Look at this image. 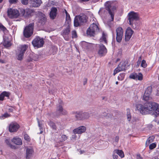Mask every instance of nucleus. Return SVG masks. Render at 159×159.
<instances>
[{"mask_svg":"<svg viewBox=\"0 0 159 159\" xmlns=\"http://www.w3.org/2000/svg\"><path fill=\"white\" fill-rule=\"evenodd\" d=\"M150 95H148V94L146 93L145 94V93H144L143 97V99L146 101H148L149 100L150 98Z\"/></svg>","mask_w":159,"mask_h":159,"instance_id":"obj_39","label":"nucleus"},{"mask_svg":"<svg viewBox=\"0 0 159 159\" xmlns=\"http://www.w3.org/2000/svg\"><path fill=\"white\" fill-rule=\"evenodd\" d=\"M3 45L6 48H7L11 46V43L9 41L4 40L3 42Z\"/></svg>","mask_w":159,"mask_h":159,"instance_id":"obj_30","label":"nucleus"},{"mask_svg":"<svg viewBox=\"0 0 159 159\" xmlns=\"http://www.w3.org/2000/svg\"><path fill=\"white\" fill-rule=\"evenodd\" d=\"M98 53L99 56L102 57L106 55L107 52V49L105 46L102 44L98 45Z\"/></svg>","mask_w":159,"mask_h":159,"instance_id":"obj_10","label":"nucleus"},{"mask_svg":"<svg viewBox=\"0 0 159 159\" xmlns=\"http://www.w3.org/2000/svg\"><path fill=\"white\" fill-rule=\"evenodd\" d=\"M42 3L41 0H30V6L32 7H38Z\"/></svg>","mask_w":159,"mask_h":159,"instance_id":"obj_18","label":"nucleus"},{"mask_svg":"<svg viewBox=\"0 0 159 159\" xmlns=\"http://www.w3.org/2000/svg\"><path fill=\"white\" fill-rule=\"evenodd\" d=\"M131 116L130 114V113L128 112L127 114V118L128 121H130L131 119Z\"/></svg>","mask_w":159,"mask_h":159,"instance_id":"obj_53","label":"nucleus"},{"mask_svg":"<svg viewBox=\"0 0 159 159\" xmlns=\"http://www.w3.org/2000/svg\"><path fill=\"white\" fill-rule=\"evenodd\" d=\"M129 78L134 80H142L143 79V75L141 73H139L138 75L136 73L131 74L129 76Z\"/></svg>","mask_w":159,"mask_h":159,"instance_id":"obj_17","label":"nucleus"},{"mask_svg":"<svg viewBox=\"0 0 159 159\" xmlns=\"http://www.w3.org/2000/svg\"><path fill=\"white\" fill-rule=\"evenodd\" d=\"M20 127L18 124L16 122H12L9 125V131L11 132H14L16 131Z\"/></svg>","mask_w":159,"mask_h":159,"instance_id":"obj_13","label":"nucleus"},{"mask_svg":"<svg viewBox=\"0 0 159 159\" xmlns=\"http://www.w3.org/2000/svg\"><path fill=\"white\" fill-rule=\"evenodd\" d=\"M24 54V53L20 52L18 55L17 59L19 60H21L23 58Z\"/></svg>","mask_w":159,"mask_h":159,"instance_id":"obj_40","label":"nucleus"},{"mask_svg":"<svg viewBox=\"0 0 159 159\" xmlns=\"http://www.w3.org/2000/svg\"><path fill=\"white\" fill-rule=\"evenodd\" d=\"M57 9L56 7H52L51 8L49 14L51 19L53 20L56 18L57 14Z\"/></svg>","mask_w":159,"mask_h":159,"instance_id":"obj_16","label":"nucleus"},{"mask_svg":"<svg viewBox=\"0 0 159 159\" xmlns=\"http://www.w3.org/2000/svg\"><path fill=\"white\" fill-rule=\"evenodd\" d=\"M137 159H143L142 157H141L139 155H137Z\"/></svg>","mask_w":159,"mask_h":159,"instance_id":"obj_61","label":"nucleus"},{"mask_svg":"<svg viewBox=\"0 0 159 159\" xmlns=\"http://www.w3.org/2000/svg\"><path fill=\"white\" fill-rule=\"evenodd\" d=\"M34 27V24L32 23L29 24L25 28L23 31V35L25 37L28 38L32 35Z\"/></svg>","mask_w":159,"mask_h":159,"instance_id":"obj_3","label":"nucleus"},{"mask_svg":"<svg viewBox=\"0 0 159 159\" xmlns=\"http://www.w3.org/2000/svg\"><path fill=\"white\" fill-rule=\"evenodd\" d=\"M0 30L4 32L7 30L6 28L0 22Z\"/></svg>","mask_w":159,"mask_h":159,"instance_id":"obj_44","label":"nucleus"},{"mask_svg":"<svg viewBox=\"0 0 159 159\" xmlns=\"http://www.w3.org/2000/svg\"><path fill=\"white\" fill-rule=\"evenodd\" d=\"M10 116V115L7 113H5L4 115H2V116L0 117L1 119H3V117L7 118Z\"/></svg>","mask_w":159,"mask_h":159,"instance_id":"obj_49","label":"nucleus"},{"mask_svg":"<svg viewBox=\"0 0 159 159\" xmlns=\"http://www.w3.org/2000/svg\"><path fill=\"white\" fill-rule=\"evenodd\" d=\"M7 13L8 16L11 19L17 18L20 15L18 10L11 8H10L8 9Z\"/></svg>","mask_w":159,"mask_h":159,"instance_id":"obj_6","label":"nucleus"},{"mask_svg":"<svg viewBox=\"0 0 159 159\" xmlns=\"http://www.w3.org/2000/svg\"><path fill=\"white\" fill-rule=\"evenodd\" d=\"M48 124L52 129L55 130L57 129V126L54 122L50 121L48 122Z\"/></svg>","mask_w":159,"mask_h":159,"instance_id":"obj_35","label":"nucleus"},{"mask_svg":"<svg viewBox=\"0 0 159 159\" xmlns=\"http://www.w3.org/2000/svg\"><path fill=\"white\" fill-rule=\"evenodd\" d=\"M133 33V31L130 27L127 28L126 31L125 35V40L126 41H128L129 40Z\"/></svg>","mask_w":159,"mask_h":159,"instance_id":"obj_15","label":"nucleus"},{"mask_svg":"<svg viewBox=\"0 0 159 159\" xmlns=\"http://www.w3.org/2000/svg\"><path fill=\"white\" fill-rule=\"evenodd\" d=\"M57 112L58 114L57 116L66 115L67 113L66 110H57Z\"/></svg>","mask_w":159,"mask_h":159,"instance_id":"obj_29","label":"nucleus"},{"mask_svg":"<svg viewBox=\"0 0 159 159\" xmlns=\"http://www.w3.org/2000/svg\"><path fill=\"white\" fill-rule=\"evenodd\" d=\"M100 41L101 42L104 41L105 43L106 44H107V41L106 39V36L104 33H102V36L100 39Z\"/></svg>","mask_w":159,"mask_h":159,"instance_id":"obj_34","label":"nucleus"},{"mask_svg":"<svg viewBox=\"0 0 159 159\" xmlns=\"http://www.w3.org/2000/svg\"><path fill=\"white\" fill-rule=\"evenodd\" d=\"M142 60V56H140L138 58V61L141 62Z\"/></svg>","mask_w":159,"mask_h":159,"instance_id":"obj_62","label":"nucleus"},{"mask_svg":"<svg viewBox=\"0 0 159 159\" xmlns=\"http://www.w3.org/2000/svg\"><path fill=\"white\" fill-rule=\"evenodd\" d=\"M76 136L75 134L74 133V134L72 135L71 137V140H75L76 138Z\"/></svg>","mask_w":159,"mask_h":159,"instance_id":"obj_54","label":"nucleus"},{"mask_svg":"<svg viewBox=\"0 0 159 159\" xmlns=\"http://www.w3.org/2000/svg\"><path fill=\"white\" fill-rule=\"evenodd\" d=\"M140 63H141V62L140 61H137V66H139L140 64Z\"/></svg>","mask_w":159,"mask_h":159,"instance_id":"obj_63","label":"nucleus"},{"mask_svg":"<svg viewBox=\"0 0 159 159\" xmlns=\"http://www.w3.org/2000/svg\"><path fill=\"white\" fill-rule=\"evenodd\" d=\"M99 30V28L96 24L93 23L91 24L87 30L86 33L88 35L91 36H94L96 33Z\"/></svg>","mask_w":159,"mask_h":159,"instance_id":"obj_4","label":"nucleus"},{"mask_svg":"<svg viewBox=\"0 0 159 159\" xmlns=\"http://www.w3.org/2000/svg\"><path fill=\"white\" fill-rule=\"evenodd\" d=\"M5 142L6 143V144L8 145L11 148H14V146L13 145H11L10 143V141L8 139H6L5 140Z\"/></svg>","mask_w":159,"mask_h":159,"instance_id":"obj_45","label":"nucleus"},{"mask_svg":"<svg viewBox=\"0 0 159 159\" xmlns=\"http://www.w3.org/2000/svg\"><path fill=\"white\" fill-rule=\"evenodd\" d=\"M142 115L150 114L154 116H159V110H137Z\"/></svg>","mask_w":159,"mask_h":159,"instance_id":"obj_7","label":"nucleus"},{"mask_svg":"<svg viewBox=\"0 0 159 159\" xmlns=\"http://www.w3.org/2000/svg\"><path fill=\"white\" fill-rule=\"evenodd\" d=\"M11 141L17 145H21L22 144L21 139L19 138H13Z\"/></svg>","mask_w":159,"mask_h":159,"instance_id":"obj_22","label":"nucleus"},{"mask_svg":"<svg viewBox=\"0 0 159 159\" xmlns=\"http://www.w3.org/2000/svg\"><path fill=\"white\" fill-rule=\"evenodd\" d=\"M18 1V0H9V2L10 4L16 3Z\"/></svg>","mask_w":159,"mask_h":159,"instance_id":"obj_52","label":"nucleus"},{"mask_svg":"<svg viewBox=\"0 0 159 159\" xmlns=\"http://www.w3.org/2000/svg\"><path fill=\"white\" fill-rule=\"evenodd\" d=\"M75 116L76 118L78 120H82V118H80V117L82 116V113L80 111H77L75 113Z\"/></svg>","mask_w":159,"mask_h":159,"instance_id":"obj_31","label":"nucleus"},{"mask_svg":"<svg viewBox=\"0 0 159 159\" xmlns=\"http://www.w3.org/2000/svg\"><path fill=\"white\" fill-rule=\"evenodd\" d=\"M44 42L42 38L40 37L36 36L32 41V44L34 47L40 48L43 46Z\"/></svg>","mask_w":159,"mask_h":159,"instance_id":"obj_5","label":"nucleus"},{"mask_svg":"<svg viewBox=\"0 0 159 159\" xmlns=\"http://www.w3.org/2000/svg\"><path fill=\"white\" fill-rule=\"evenodd\" d=\"M29 0H21V2L23 5H26L28 3Z\"/></svg>","mask_w":159,"mask_h":159,"instance_id":"obj_51","label":"nucleus"},{"mask_svg":"<svg viewBox=\"0 0 159 159\" xmlns=\"http://www.w3.org/2000/svg\"><path fill=\"white\" fill-rule=\"evenodd\" d=\"M125 75V73H120L118 77V79L119 80H124Z\"/></svg>","mask_w":159,"mask_h":159,"instance_id":"obj_37","label":"nucleus"},{"mask_svg":"<svg viewBox=\"0 0 159 159\" xmlns=\"http://www.w3.org/2000/svg\"><path fill=\"white\" fill-rule=\"evenodd\" d=\"M72 37L73 38H76L77 37V35L76 31L75 30H73L72 32Z\"/></svg>","mask_w":159,"mask_h":159,"instance_id":"obj_48","label":"nucleus"},{"mask_svg":"<svg viewBox=\"0 0 159 159\" xmlns=\"http://www.w3.org/2000/svg\"><path fill=\"white\" fill-rule=\"evenodd\" d=\"M59 104L57 106V107H58V109H63L62 106L63 105V103L62 101L61 100H59Z\"/></svg>","mask_w":159,"mask_h":159,"instance_id":"obj_41","label":"nucleus"},{"mask_svg":"<svg viewBox=\"0 0 159 159\" xmlns=\"http://www.w3.org/2000/svg\"><path fill=\"white\" fill-rule=\"evenodd\" d=\"M154 137L153 136H151L146 141V146H148L149 144L152 142L154 139Z\"/></svg>","mask_w":159,"mask_h":159,"instance_id":"obj_28","label":"nucleus"},{"mask_svg":"<svg viewBox=\"0 0 159 159\" xmlns=\"http://www.w3.org/2000/svg\"><path fill=\"white\" fill-rule=\"evenodd\" d=\"M81 24L80 21H79V19L77 16H75L74 20V26L75 27H77Z\"/></svg>","mask_w":159,"mask_h":159,"instance_id":"obj_27","label":"nucleus"},{"mask_svg":"<svg viewBox=\"0 0 159 159\" xmlns=\"http://www.w3.org/2000/svg\"><path fill=\"white\" fill-rule=\"evenodd\" d=\"M141 66L143 68H145L147 67V64L146 63V61L145 60H143L142 61Z\"/></svg>","mask_w":159,"mask_h":159,"instance_id":"obj_38","label":"nucleus"},{"mask_svg":"<svg viewBox=\"0 0 159 159\" xmlns=\"http://www.w3.org/2000/svg\"><path fill=\"white\" fill-rule=\"evenodd\" d=\"M87 79L86 78H85L84 79V81L83 82L84 85H85L86 84V83H87Z\"/></svg>","mask_w":159,"mask_h":159,"instance_id":"obj_58","label":"nucleus"},{"mask_svg":"<svg viewBox=\"0 0 159 159\" xmlns=\"http://www.w3.org/2000/svg\"><path fill=\"white\" fill-rule=\"evenodd\" d=\"M86 128L84 126H80L73 130V132L75 134H80L84 133L86 131Z\"/></svg>","mask_w":159,"mask_h":159,"instance_id":"obj_19","label":"nucleus"},{"mask_svg":"<svg viewBox=\"0 0 159 159\" xmlns=\"http://www.w3.org/2000/svg\"><path fill=\"white\" fill-rule=\"evenodd\" d=\"M156 146V144L155 143H153L151 144L149 146V148L150 149H152L155 148Z\"/></svg>","mask_w":159,"mask_h":159,"instance_id":"obj_50","label":"nucleus"},{"mask_svg":"<svg viewBox=\"0 0 159 159\" xmlns=\"http://www.w3.org/2000/svg\"><path fill=\"white\" fill-rule=\"evenodd\" d=\"M67 139V137L65 135H62L60 138V141L62 142L65 141Z\"/></svg>","mask_w":159,"mask_h":159,"instance_id":"obj_42","label":"nucleus"},{"mask_svg":"<svg viewBox=\"0 0 159 159\" xmlns=\"http://www.w3.org/2000/svg\"><path fill=\"white\" fill-rule=\"evenodd\" d=\"M119 137L117 136H116L114 139L115 142L116 143H117L119 141Z\"/></svg>","mask_w":159,"mask_h":159,"instance_id":"obj_57","label":"nucleus"},{"mask_svg":"<svg viewBox=\"0 0 159 159\" xmlns=\"http://www.w3.org/2000/svg\"><path fill=\"white\" fill-rule=\"evenodd\" d=\"M24 138L27 141H30V138L29 136L27 134H24Z\"/></svg>","mask_w":159,"mask_h":159,"instance_id":"obj_47","label":"nucleus"},{"mask_svg":"<svg viewBox=\"0 0 159 159\" xmlns=\"http://www.w3.org/2000/svg\"><path fill=\"white\" fill-rule=\"evenodd\" d=\"M91 47V44H88L86 45V48L87 49H89Z\"/></svg>","mask_w":159,"mask_h":159,"instance_id":"obj_60","label":"nucleus"},{"mask_svg":"<svg viewBox=\"0 0 159 159\" xmlns=\"http://www.w3.org/2000/svg\"><path fill=\"white\" fill-rule=\"evenodd\" d=\"M20 12L23 16L26 18L31 16V13L33 12L32 10L28 8L25 9H21Z\"/></svg>","mask_w":159,"mask_h":159,"instance_id":"obj_14","label":"nucleus"},{"mask_svg":"<svg viewBox=\"0 0 159 159\" xmlns=\"http://www.w3.org/2000/svg\"><path fill=\"white\" fill-rule=\"evenodd\" d=\"M10 93L5 91H3L0 94V101H2L4 100L5 97H9Z\"/></svg>","mask_w":159,"mask_h":159,"instance_id":"obj_23","label":"nucleus"},{"mask_svg":"<svg viewBox=\"0 0 159 159\" xmlns=\"http://www.w3.org/2000/svg\"><path fill=\"white\" fill-rule=\"evenodd\" d=\"M125 65L124 62H121L118 65V67L114 70L113 75H115L118 72L125 70Z\"/></svg>","mask_w":159,"mask_h":159,"instance_id":"obj_12","label":"nucleus"},{"mask_svg":"<svg viewBox=\"0 0 159 159\" xmlns=\"http://www.w3.org/2000/svg\"><path fill=\"white\" fill-rule=\"evenodd\" d=\"M136 109H144L145 108V105L143 106L140 104H137L136 105Z\"/></svg>","mask_w":159,"mask_h":159,"instance_id":"obj_36","label":"nucleus"},{"mask_svg":"<svg viewBox=\"0 0 159 159\" xmlns=\"http://www.w3.org/2000/svg\"><path fill=\"white\" fill-rule=\"evenodd\" d=\"M128 23L134 29L138 28L137 21L139 18V14L134 11L129 12L128 15Z\"/></svg>","mask_w":159,"mask_h":159,"instance_id":"obj_1","label":"nucleus"},{"mask_svg":"<svg viewBox=\"0 0 159 159\" xmlns=\"http://www.w3.org/2000/svg\"><path fill=\"white\" fill-rule=\"evenodd\" d=\"M78 2H88L90 0H77Z\"/></svg>","mask_w":159,"mask_h":159,"instance_id":"obj_59","label":"nucleus"},{"mask_svg":"<svg viewBox=\"0 0 159 159\" xmlns=\"http://www.w3.org/2000/svg\"><path fill=\"white\" fill-rule=\"evenodd\" d=\"M113 153H116L121 158H123L124 157V152L121 150L115 149L113 151Z\"/></svg>","mask_w":159,"mask_h":159,"instance_id":"obj_26","label":"nucleus"},{"mask_svg":"<svg viewBox=\"0 0 159 159\" xmlns=\"http://www.w3.org/2000/svg\"><path fill=\"white\" fill-rule=\"evenodd\" d=\"M0 63H4L5 61L4 60L0 59Z\"/></svg>","mask_w":159,"mask_h":159,"instance_id":"obj_64","label":"nucleus"},{"mask_svg":"<svg viewBox=\"0 0 159 159\" xmlns=\"http://www.w3.org/2000/svg\"><path fill=\"white\" fill-rule=\"evenodd\" d=\"M70 32V30L69 28L67 27L66 28L63 30L62 33V35L65 39L67 41L68 40L69 38L68 35Z\"/></svg>","mask_w":159,"mask_h":159,"instance_id":"obj_21","label":"nucleus"},{"mask_svg":"<svg viewBox=\"0 0 159 159\" xmlns=\"http://www.w3.org/2000/svg\"><path fill=\"white\" fill-rule=\"evenodd\" d=\"M116 153H114L113 152V157L114 159H117L118 158V156L117 155H115Z\"/></svg>","mask_w":159,"mask_h":159,"instance_id":"obj_56","label":"nucleus"},{"mask_svg":"<svg viewBox=\"0 0 159 159\" xmlns=\"http://www.w3.org/2000/svg\"><path fill=\"white\" fill-rule=\"evenodd\" d=\"M152 91V86H148L146 89L145 92V94H147L148 95H151Z\"/></svg>","mask_w":159,"mask_h":159,"instance_id":"obj_32","label":"nucleus"},{"mask_svg":"<svg viewBox=\"0 0 159 159\" xmlns=\"http://www.w3.org/2000/svg\"><path fill=\"white\" fill-rule=\"evenodd\" d=\"M89 117V114L87 112L82 113V116L80 117V118H82V120L88 118Z\"/></svg>","mask_w":159,"mask_h":159,"instance_id":"obj_33","label":"nucleus"},{"mask_svg":"<svg viewBox=\"0 0 159 159\" xmlns=\"http://www.w3.org/2000/svg\"><path fill=\"white\" fill-rule=\"evenodd\" d=\"M77 16L79 19V21H80L81 24L87 21L88 18L84 14H82Z\"/></svg>","mask_w":159,"mask_h":159,"instance_id":"obj_20","label":"nucleus"},{"mask_svg":"<svg viewBox=\"0 0 159 159\" xmlns=\"http://www.w3.org/2000/svg\"><path fill=\"white\" fill-rule=\"evenodd\" d=\"M42 121H39V120H38V124L39 126V129L41 130V131L40 133V134H42L43 132V129H42Z\"/></svg>","mask_w":159,"mask_h":159,"instance_id":"obj_43","label":"nucleus"},{"mask_svg":"<svg viewBox=\"0 0 159 159\" xmlns=\"http://www.w3.org/2000/svg\"><path fill=\"white\" fill-rule=\"evenodd\" d=\"M105 8L111 15V21H113L114 12L117 8L116 2L110 1L107 2L105 3Z\"/></svg>","mask_w":159,"mask_h":159,"instance_id":"obj_2","label":"nucleus"},{"mask_svg":"<svg viewBox=\"0 0 159 159\" xmlns=\"http://www.w3.org/2000/svg\"><path fill=\"white\" fill-rule=\"evenodd\" d=\"M123 29L121 27H119L116 30V40L117 42L120 43L121 41L123 34Z\"/></svg>","mask_w":159,"mask_h":159,"instance_id":"obj_11","label":"nucleus"},{"mask_svg":"<svg viewBox=\"0 0 159 159\" xmlns=\"http://www.w3.org/2000/svg\"><path fill=\"white\" fill-rule=\"evenodd\" d=\"M66 20L67 23L69 24V22H70L71 20L69 14H68V15H66Z\"/></svg>","mask_w":159,"mask_h":159,"instance_id":"obj_46","label":"nucleus"},{"mask_svg":"<svg viewBox=\"0 0 159 159\" xmlns=\"http://www.w3.org/2000/svg\"><path fill=\"white\" fill-rule=\"evenodd\" d=\"M38 23L41 25H44L47 21V18L45 14L41 12H39L38 14Z\"/></svg>","mask_w":159,"mask_h":159,"instance_id":"obj_9","label":"nucleus"},{"mask_svg":"<svg viewBox=\"0 0 159 159\" xmlns=\"http://www.w3.org/2000/svg\"><path fill=\"white\" fill-rule=\"evenodd\" d=\"M33 150L31 148H27L26 150V157L29 159L33 153Z\"/></svg>","mask_w":159,"mask_h":159,"instance_id":"obj_24","label":"nucleus"},{"mask_svg":"<svg viewBox=\"0 0 159 159\" xmlns=\"http://www.w3.org/2000/svg\"><path fill=\"white\" fill-rule=\"evenodd\" d=\"M28 48V46L27 45H22L19 47V50L20 51V52L24 54Z\"/></svg>","mask_w":159,"mask_h":159,"instance_id":"obj_25","label":"nucleus"},{"mask_svg":"<svg viewBox=\"0 0 159 159\" xmlns=\"http://www.w3.org/2000/svg\"><path fill=\"white\" fill-rule=\"evenodd\" d=\"M144 109H159V104L157 102H148L144 103Z\"/></svg>","mask_w":159,"mask_h":159,"instance_id":"obj_8","label":"nucleus"},{"mask_svg":"<svg viewBox=\"0 0 159 159\" xmlns=\"http://www.w3.org/2000/svg\"><path fill=\"white\" fill-rule=\"evenodd\" d=\"M103 116L105 117H110L111 116L110 114L106 112H105V113H103Z\"/></svg>","mask_w":159,"mask_h":159,"instance_id":"obj_55","label":"nucleus"}]
</instances>
